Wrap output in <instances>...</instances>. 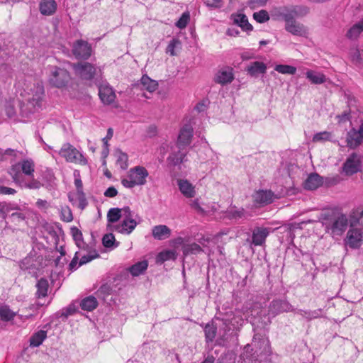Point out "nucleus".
<instances>
[{
	"instance_id": "obj_1",
	"label": "nucleus",
	"mask_w": 363,
	"mask_h": 363,
	"mask_svg": "<svg viewBox=\"0 0 363 363\" xmlns=\"http://www.w3.org/2000/svg\"><path fill=\"white\" fill-rule=\"evenodd\" d=\"M318 219L325 233L330 235L335 240H340L349 226H356L359 223V218H356L353 213L347 216L338 208L323 210Z\"/></svg>"
},
{
	"instance_id": "obj_2",
	"label": "nucleus",
	"mask_w": 363,
	"mask_h": 363,
	"mask_svg": "<svg viewBox=\"0 0 363 363\" xmlns=\"http://www.w3.org/2000/svg\"><path fill=\"white\" fill-rule=\"evenodd\" d=\"M67 65V62L63 64V67L49 66L50 74L49 83L54 87L63 88L68 85L71 80V76Z\"/></svg>"
},
{
	"instance_id": "obj_3",
	"label": "nucleus",
	"mask_w": 363,
	"mask_h": 363,
	"mask_svg": "<svg viewBox=\"0 0 363 363\" xmlns=\"http://www.w3.org/2000/svg\"><path fill=\"white\" fill-rule=\"evenodd\" d=\"M149 172L143 166H135L130 168L128 172V178L121 179L122 185L128 189H132L135 186H143L146 184V179Z\"/></svg>"
},
{
	"instance_id": "obj_4",
	"label": "nucleus",
	"mask_w": 363,
	"mask_h": 363,
	"mask_svg": "<svg viewBox=\"0 0 363 363\" xmlns=\"http://www.w3.org/2000/svg\"><path fill=\"white\" fill-rule=\"evenodd\" d=\"M34 172V161L31 158H27L13 164L8 173L11 177L13 182H18L19 179H23V174L33 177Z\"/></svg>"
},
{
	"instance_id": "obj_5",
	"label": "nucleus",
	"mask_w": 363,
	"mask_h": 363,
	"mask_svg": "<svg viewBox=\"0 0 363 363\" xmlns=\"http://www.w3.org/2000/svg\"><path fill=\"white\" fill-rule=\"evenodd\" d=\"M295 311L296 308L286 298L273 299L268 306V320L265 324L270 323L272 318H274L281 313L294 312Z\"/></svg>"
},
{
	"instance_id": "obj_6",
	"label": "nucleus",
	"mask_w": 363,
	"mask_h": 363,
	"mask_svg": "<svg viewBox=\"0 0 363 363\" xmlns=\"http://www.w3.org/2000/svg\"><path fill=\"white\" fill-rule=\"evenodd\" d=\"M252 345L255 347V353L261 359H266L272 353L270 342L264 334L255 333L253 336Z\"/></svg>"
},
{
	"instance_id": "obj_7",
	"label": "nucleus",
	"mask_w": 363,
	"mask_h": 363,
	"mask_svg": "<svg viewBox=\"0 0 363 363\" xmlns=\"http://www.w3.org/2000/svg\"><path fill=\"white\" fill-rule=\"evenodd\" d=\"M67 65L71 67L75 74L82 80L91 81L94 78L96 68L94 65L89 62L71 63L67 62Z\"/></svg>"
},
{
	"instance_id": "obj_8",
	"label": "nucleus",
	"mask_w": 363,
	"mask_h": 363,
	"mask_svg": "<svg viewBox=\"0 0 363 363\" xmlns=\"http://www.w3.org/2000/svg\"><path fill=\"white\" fill-rule=\"evenodd\" d=\"M72 52L77 60H88L92 54V47L86 40L80 39L73 43Z\"/></svg>"
},
{
	"instance_id": "obj_9",
	"label": "nucleus",
	"mask_w": 363,
	"mask_h": 363,
	"mask_svg": "<svg viewBox=\"0 0 363 363\" xmlns=\"http://www.w3.org/2000/svg\"><path fill=\"white\" fill-rule=\"evenodd\" d=\"M59 153L60 156L65 157L67 162H79L82 164H86L87 163V160L84 155L69 143L65 144L62 147Z\"/></svg>"
},
{
	"instance_id": "obj_10",
	"label": "nucleus",
	"mask_w": 363,
	"mask_h": 363,
	"mask_svg": "<svg viewBox=\"0 0 363 363\" xmlns=\"http://www.w3.org/2000/svg\"><path fill=\"white\" fill-rule=\"evenodd\" d=\"M363 233L361 229L350 227L344 240L345 244L351 249H359L362 245Z\"/></svg>"
},
{
	"instance_id": "obj_11",
	"label": "nucleus",
	"mask_w": 363,
	"mask_h": 363,
	"mask_svg": "<svg viewBox=\"0 0 363 363\" xmlns=\"http://www.w3.org/2000/svg\"><path fill=\"white\" fill-rule=\"evenodd\" d=\"M194 135V129L190 124H184L180 129L176 146L179 149H185L189 146Z\"/></svg>"
},
{
	"instance_id": "obj_12",
	"label": "nucleus",
	"mask_w": 363,
	"mask_h": 363,
	"mask_svg": "<svg viewBox=\"0 0 363 363\" xmlns=\"http://www.w3.org/2000/svg\"><path fill=\"white\" fill-rule=\"evenodd\" d=\"M361 161L357 153H352L342 165V170L346 175L351 176L360 170Z\"/></svg>"
},
{
	"instance_id": "obj_13",
	"label": "nucleus",
	"mask_w": 363,
	"mask_h": 363,
	"mask_svg": "<svg viewBox=\"0 0 363 363\" xmlns=\"http://www.w3.org/2000/svg\"><path fill=\"white\" fill-rule=\"evenodd\" d=\"M132 88L139 90H147L152 93L154 92L158 87V83L157 81L152 79L145 74L142 76L140 80H138L135 83L132 84Z\"/></svg>"
},
{
	"instance_id": "obj_14",
	"label": "nucleus",
	"mask_w": 363,
	"mask_h": 363,
	"mask_svg": "<svg viewBox=\"0 0 363 363\" xmlns=\"http://www.w3.org/2000/svg\"><path fill=\"white\" fill-rule=\"evenodd\" d=\"M274 193L271 190H259L253 195V202L255 207H263L273 202Z\"/></svg>"
},
{
	"instance_id": "obj_15",
	"label": "nucleus",
	"mask_w": 363,
	"mask_h": 363,
	"mask_svg": "<svg viewBox=\"0 0 363 363\" xmlns=\"http://www.w3.org/2000/svg\"><path fill=\"white\" fill-rule=\"evenodd\" d=\"M270 233V228L266 227H255L252 231V242L255 246H262L265 243L266 238Z\"/></svg>"
},
{
	"instance_id": "obj_16",
	"label": "nucleus",
	"mask_w": 363,
	"mask_h": 363,
	"mask_svg": "<svg viewBox=\"0 0 363 363\" xmlns=\"http://www.w3.org/2000/svg\"><path fill=\"white\" fill-rule=\"evenodd\" d=\"M187 151L184 149L177 148V150H172L167 158V165L174 167L186 161Z\"/></svg>"
},
{
	"instance_id": "obj_17",
	"label": "nucleus",
	"mask_w": 363,
	"mask_h": 363,
	"mask_svg": "<svg viewBox=\"0 0 363 363\" xmlns=\"http://www.w3.org/2000/svg\"><path fill=\"white\" fill-rule=\"evenodd\" d=\"M222 321L228 330H238L244 323V320L240 315H236L233 313L226 314L222 318Z\"/></svg>"
},
{
	"instance_id": "obj_18",
	"label": "nucleus",
	"mask_w": 363,
	"mask_h": 363,
	"mask_svg": "<svg viewBox=\"0 0 363 363\" xmlns=\"http://www.w3.org/2000/svg\"><path fill=\"white\" fill-rule=\"evenodd\" d=\"M234 79V74L233 69L230 67H225L218 72L216 74L214 82L221 85L230 84Z\"/></svg>"
},
{
	"instance_id": "obj_19",
	"label": "nucleus",
	"mask_w": 363,
	"mask_h": 363,
	"mask_svg": "<svg viewBox=\"0 0 363 363\" xmlns=\"http://www.w3.org/2000/svg\"><path fill=\"white\" fill-rule=\"evenodd\" d=\"M99 96L104 104H113L116 97L113 89L109 86H101L99 89Z\"/></svg>"
},
{
	"instance_id": "obj_20",
	"label": "nucleus",
	"mask_w": 363,
	"mask_h": 363,
	"mask_svg": "<svg viewBox=\"0 0 363 363\" xmlns=\"http://www.w3.org/2000/svg\"><path fill=\"white\" fill-rule=\"evenodd\" d=\"M230 19L243 31L250 32L253 30V26L249 23L247 16L244 13H233L230 16Z\"/></svg>"
},
{
	"instance_id": "obj_21",
	"label": "nucleus",
	"mask_w": 363,
	"mask_h": 363,
	"mask_svg": "<svg viewBox=\"0 0 363 363\" xmlns=\"http://www.w3.org/2000/svg\"><path fill=\"white\" fill-rule=\"evenodd\" d=\"M363 139L360 133L354 128H351L346 135L347 146L350 149L357 148L362 143Z\"/></svg>"
},
{
	"instance_id": "obj_22",
	"label": "nucleus",
	"mask_w": 363,
	"mask_h": 363,
	"mask_svg": "<svg viewBox=\"0 0 363 363\" xmlns=\"http://www.w3.org/2000/svg\"><path fill=\"white\" fill-rule=\"evenodd\" d=\"M323 184V178L317 173L310 174L303 183V188L306 190H315Z\"/></svg>"
},
{
	"instance_id": "obj_23",
	"label": "nucleus",
	"mask_w": 363,
	"mask_h": 363,
	"mask_svg": "<svg viewBox=\"0 0 363 363\" xmlns=\"http://www.w3.org/2000/svg\"><path fill=\"white\" fill-rule=\"evenodd\" d=\"M285 30L294 35L300 37H306L308 34L307 28L296 21L285 25Z\"/></svg>"
},
{
	"instance_id": "obj_24",
	"label": "nucleus",
	"mask_w": 363,
	"mask_h": 363,
	"mask_svg": "<svg viewBox=\"0 0 363 363\" xmlns=\"http://www.w3.org/2000/svg\"><path fill=\"white\" fill-rule=\"evenodd\" d=\"M140 221L136 219H123L121 224L115 225V230L122 234H130Z\"/></svg>"
},
{
	"instance_id": "obj_25",
	"label": "nucleus",
	"mask_w": 363,
	"mask_h": 363,
	"mask_svg": "<svg viewBox=\"0 0 363 363\" xmlns=\"http://www.w3.org/2000/svg\"><path fill=\"white\" fill-rule=\"evenodd\" d=\"M57 9V4L55 0H41L39 3V11L43 16L53 15Z\"/></svg>"
},
{
	"instance_id": "obj_26",
	"label": "nucleus",
	"mask_w": 363,
	"mask_h": 363,
	"mask_svg": "<svg viewBox=\"0 0 363 363\" xmlns=\"http://www.w3.org/2000/svg\"><path fill=\"white\" fill-rule=\"evenodd\" d=\"M171 229L165 225H155L152 228V235L158 240H162L170 237Z\"/></svg>"
},
{
	"instance_id": "obj_27",
	"label": "nucleus",
	"mask_w": 363,
	"mask_h": 363,
	"mask_svg": "<svg viewBox=\"0 0 363 363\" xmlns=\"http://www.w3.org/2000/svg\"><path fill=\"white\" fill-rule=\"evenodd\" d=\"M267 71V65L265 63L259 61L251 62L246 68L247 74L251 77H257L260 74H264Z\"/></svg>"
},
{
	"instance_id": "obj_28",
	"label": "nucleus",
	"mask_w": 363,
	"mask_h": 363,
	"mask_svg": "<svg viewBox=\"0 0 363 363\" xmlns=\"http://www.w3.org/2000/svg\"><path fill=\"white\" fill-rule=\"evenodd\" d=\"M276 16L285 21V25L290 23L295 20V15L291 6H283L279 8Z\"/></svg>"
},
{
	"instance_id": "obj_29",
	"label": "nucleus",
	"mask_w": 363,
	"mask_h": 363,
	"mask_svg": "<svg viewBox=\"0 0 363 363\" xmlns=\"http://www.w3.org/2000/svg\"><path fill=\"white\" fill-rule=\"evenodd\" d=\"M148 267V261L144 259L135 263L128 267V270L133 277H138L145 274Z\"/></svg>"
},
{
	"instance_id": "obj_30",
	"label": "nucleus",
	"mask_w": 363,
	"mask_h": 363,
	"mask_svg": "<svg viewBox=\"0 0 363 363\" xmlns=\"http://www.w3.org/2000/svg\"><path fill=\"white\" fill-rule=\"evenodd\" d=\"M18 153L22 154V152H19L17 150L12 148L4 150L0 147V162L9 160L10 162H14L17 159Z\"/></svg>"
},
{
	"instance_id": "obj_31",
	"label": "nucleus",
	"mask_w": 363,
	"mask_h": 363,
	"mask_svg": "<svg viewBox=\"0 0 363 363\" xmlns=\"http://www.w3.org/2000/svg\"><path fill=\"white\" fill-rule=\"evenodd\" d=\"M178 186L182 194L186 198H192L195 196V190L193 185L186 179L179 180Z\"/></svg>"
},
{
	"instance_id": "obj_32",
	"label": "nucleus",
	"mask_w": 363,
	"mask_h": 363,
	"mask_svg": "<svg viewBox=\"0 0 363 363\" xmlns=\"http://www.w3.org/2000/svg\"><path fill=\"white\" fill-rule=\"evenodd\" d=\"M253 349L250 345H247L244 347V351L241 354V358L243 359L245 363H262V359L257 358V356H255L256 353H252Z\"/></svg>"
},
{
	"instance_id": "obj_33",
	"label": "nucleus",
	"mask_w": 363,
	"mask_h": 363,
	"mask_svg": "<svg viewBox=\"0 0 363 363\" xmlns=\"http://www.w3.org/2000/svg\"><path fill=\"white\" fill-rule=\"evenodd\" d=\"M70 231L77 246L80 249L88 250L89 246L84 241L82 231L75 226L72 227Z\"/></svg>"
},
{
	"instance_id": "obj_34",
	"label": "nucleus",
	"mask_w": 363,
	"mask_h": 363,
	"mask_svg": "<svg viewBox=\"0 0 363 363\" xmlns=\"http://www.w3.org/2000/svg\"><path fill=\"white\" fill-rule=\"evenodd\" d=\"M47 338V331L40 330L34 333L30 337V346L33 347H38L42 345L43 341Z\"/></svg>"
},
{
	"instance_id": "obj_35",
	"label": "nucleus",
	"mask_w": 363,
	"mask_h": 363,
	"mask_svg": "<svg viewBox=\"0 0 363 363\" xmlns=\"http://www.w3.org/2000/svg\"><path fill=\"white\" fill-rule=\"evenodd\" d=\"M362 32H363V18L347 30L346 37L351 40H357Z\"/></svg>"
},
{
	"instance_id": "obj_36",
	"label": "nucleus",
	"mask_w": 363,
	"mask_h": 363,
	"mask_svg": "<svg viewBox=\"0 0 363 363\" xmlns=\"http://www.w3.org/2000/svg\"><path fill=\"white\" fill-rule=\"evenodd\" d=\"M203 331L206 342H213L217 334V325L213 321H211L204 325Z\"/></svg>"
},
{
	"instance_id": "obj_37",
	"label": "nucleus",
	"mask_w": 363,
	"mask_h": 363,
	"mask_svg": "<svg viewBox=\"0 0 363 363\" xmlns=\"http://www.w3.org/2000/svg\"><path fill=\"white\" fill-rule=\"evenodd\" d=\"M35 286L37 288L35 296L38 298H45L47 296L49 284L48 281L45 278L43 277L38 280Z\"/></svg>"
},
{
	"instance_id": "obj_38",
	"label": "nucleus",
	"mask_w": 363,
	"mask_h": 363,
	"mask_svg": "<svg viewBox=\"0 0 363 363\" xmlns=\"http://www.w3.org/2000/svg\"><path fill=\"white\" fill-rule=\"evenodd\" d=\"M307 79L313 84H321L326 82L324 74L313 70H308L306 73Z\"/></svg>"
},
{
	"instance_id": "obj_39",
	"label": "nucleus",
	"mask_w": 363,
	"mask_h": 363,
	"mask_svg": "<svg viewBox=\"0 0 363 363\" xmlns=\"http://www.w3.org/2000/svg\"><path fill=\"white\" fill-rule=\"evenodd\" d=\"M177 252L174 250H164L159 252L156 257V262L162 264L168 260H175Z\"/></svg>"
},
{
	"instance_id": "obj_40",
	"label": "nucleus",
	"mask_w": 363,
	"mask_h": 363,
	"mask_svg": "<svg viewBox=\"0 0 363 363\" xmlns=\"http://www.w3.org/2000/svg\"><path fill=\"white\" fill-rule=\"evenodd\" d=\"M98 306V301L93 296H89L83 298L80 302V307L82 310L92 311Z\"/></svg>"
},
{
	"instance_id": "obj_41",
	"label": "nucleus",
	"mask_w": 363,
	"mask_h": 363,
	"mask_svg": "<svg viewBox=\"0 0 363 363\" xmlns=\"http://www.w3.org/2000/svg\"><path fill=\"white\" fill-rule=\"evenodd\" d=\"M203 251V250L201 247L196 242L184 245L182 247V252L184 256L189 255H197L202 252Z\"/></svg>"
},
{
	"instance_id": "obj_42",
	"label": "nucleus",
	"mask_w": 363,
	"mask_h": 363,
	"mask_svg": "<svg viewBox=\"0 0 363 363\" xmlns=\"http://www.w3.org/2000/svg\"><path fill=\"white\" fill-rule=\"evenodd\" d=\"M77 311V308L74 304H70L67 307L62 308L61 311L56 313V316L58 318H62V320L67 319L69 315H73Z\"/></svg>"
},
{
	"instance_id": "obj_43",
	"label": "nucleus",
	"mask_w": 363,
	"mask_h": 363,
	"mask_svg": "<svg viewBox=\"0 0 363 363\" xmlns=\"http://www.w3.org/2000/svg\"><path fill=\"white\" fill-rule=\"evenodd\" d=\"M122 216L121 208H111L107 213V220L108 223H115L118 222Z\"/></svg>"
},
{
	"instance_id": "obj_44",
	"label": "nucleus",
	"mask_w": 363,
	"mask_h": 363,
	"mask_svg": "<svg viewBox=\"0 0 363 363\" xmlns=\"http://www.w3.org/2000/svg\"><path fill=\"white\" fill-rule=\"evenodd\" d=\"M13 182L21 188H26L29 189H38L42 186L40 182L37 180L33 179L31 182H27L24 180V178L19 179L18 182Z\"/></svg>"
},
{
	"instance_id": "obj_45",
	"label": "nucleus",
	"mask_w": 363,
	"mask_h": 363,
	"mask_svg": "<svg viewBox=\"0 0 363 363\" xmlns=\"http://www.w3.org/2000/svg\"><path fill=\"white\" fill-rule=\"evenodd\" d=\"M16 316V313L13 312L9 306H3L0 307V317L4 321H11Z\"/></svg>"
},
{
	"instance_id": "obj_46",
	"label": "nucleus",
	"mask_w": 363,
	"mask_h": 363,
	"mask_svg": "<svg viewBox=\"0 0 363 363\" xmlns=\"http://www.w3.org/2000/svg\"><path fill=\"white\" fill-rule=\"evenodd\" d=\"M102 243L105 247H116L118 246L119 242L116 241L115 237L113 233L105 234L102 238Z\"/></svg>"
},
{
	"instance_id": "obj_47",
	"label": "nucleus",
	"mask_w": 363,
	"mask_h": 363,
	"mask_svg": "<svg viewBox=\"0 0 363 363\" xmlns=\"http://www.w3.org/2000/svg\"><path fill=\"white\" fill-rule=\"evenodd\" d=\"M116 154H117V160H116L117 164H118L120 166V167L123 170L126 169L128 168V155L126 153L122 152L121 150H116Z\"/></svg>"
},
{
	"instance_id": "obj_48",
	"label": "nucleus",
	"mask_w": 363,
	"mask_h": 363,
	"mask_svg": "<svg viewBox=\"0 0 363 363\" xmlns=\"http://www.w3.org/2000/svg\"><path fill=\"white\" fill-rule=\"evenodd\" d=\"M332 133L328 131H323L315 133L313 137V142L323 143L325 141H332Z\"/></svg>"
},
{
	"instance_id": "obj_49",
	"label": "nucleus",
	"mask_w": 363,
	"mask_h": 363,
	"mask_svg": "<svg viewBox=\"0 0 363 363\" xmlns=\"http://www.w3.org/2000/svg\"><path fill=\"white\" fill-rule=\"evenodd\" d=\"M274 70L281 74H294L296 72V67L288 65H277Z\"/></svg>"
},
{
	"instance_id": "obj_50",
	"label": "nucleus",
	"mask_w": 363,
	"mask_h": 363,
	"mask_svg": "<svg viewBox=\"0 0 363 363\" xmlns=\"http://www.w3.org/2000/svg\"><path fill=\"white\" fill-rule=\"evenodd\" d=\"M296 17L301 18L306 16L310 11V9L303 5H296L291 6Z\"/></svg>"
},
{
	"instance_id": "obj_51",
	"label": "nucleus",
	"mask_w": 363,
	"mask_h": 363,
	"mask_svg": "<svg viewBox=\"0 0 363 363\" xmlns=\"http://www.w3.org/2000/svg\"><path fill=\"white\" fill-rule=\"evenodd\" d=\"M253 18L259 23H263L269 20V15L266 10H260L253 13Z\"/></svg>"
},
{
	"instance_id": "obj_52",
	"label": "nucleus",
	"mask_w": 363,
	"mask_h": 363,
	"mask_svg": "<svg viewBox=\"0 0 363 363\" xmlns=\"http://www.w3.org/2000/svg\"><path fill=\"white\" fill-rule=\"evenodd\" d=\"M112 292V287L110 284H103L96 291L99 298H105L106 296L110 295Z\"/></svg>"
},
{
	"instance_id": "obj_53",
	"label": "nucleus",
	"mask_w": 363,
	"mask_h": 363,
	"mask_svg": "<svg viewBox=\"0 0 363 363\" xmlns=\"http://www.w3.org/2000/svg\"><path fill=\"white\" fill-rule=\"evenodd\" d=\"M190 20V14L188 11L184 12L179 20L175 23V26L179 28L183 29L186 27Z\"/></svg>"
},
{
	"instance_id": "obj_54",
	"label": "nucleus",
	"mask_w": 363,
	"mask_h": 363,
	"mask_svg": "<svg viewBox=\"0 0 363 363\" xmlns=\"http://www.w3.org/2000/svg\"><path fill=\"white\" fill-rule=\"evenodd\" d=\"M77 196L79 201L78 207L82 210L84 209L88 205V201L83 189L77 190Z\"/></svg>"
},
{
	"instance_id": "obj_55",
	"label": "nucleus",
	"mask_w": 363,
	"mask_h": 363,
	"mask_svg": "<svg viewBox=\"0 0 363 363\" xmlns=\"http://www.w3.org/2000/svg\"><path fill=\"white\" fill-rule=\"evenodd\" d=\"M123 213V219H138L140 221V218L138 214L133 212L129 206H124L121 208V213Z\"/></svg>"
},
{
	"instance_id": "obj_56",
	"label": "nucleus",
	"mask_w": 363,
	"mask_h": 363,
	"mask_svg": "<svg viewBox=\"0 0 363 363\" xmlns=\"http://www.w3.org/2000/svg\"><path fill=\"white\" fill-rule=\"evenodd\" d=\"M99 256V254L96 250H94L92 254L84 255L79 259V266L85 264Z\"/></svg>"
},
{
	"instance_id": "obj_57",
	"label": "nucleus",
	"mask_w": 363,
	"mask_h": 363,
	"mask_svg": "<svg viewBox=\"0 0 363 363\" xmlns=\"http://www.w3.org/2000/svg\"><path fill=\"white\" fill-rule=\"evenodd\" d=\"M60 218L65 222H71L73 220V216L69 207L62 208Z\"/></svg>"
},
{
	"instance_id": "obj_58",
	"label": "nucleus",
	"mask_w": 363,
	"mask_h": 363,
	"mask_svg": "<svg viewBox=\"0 0 363 363\" xmlns=\"http://www.w3.org/2000/svg\"><path fill=\"white\" fill-rule=\"evenodd\" d=\"M180 43L179 40L177 38H173L168 44L166 48V52L169 54L171 56L176 55L175 48Z\"/></svg>"
},
{
	"instance_id": "obj_59",
	"label": "nucleus",
	"mask_w": 363,
	"mask_h": 363,
	"mask_svg": "<svg viewBox=\"0 0 363 363\" xmlns=\"http://www.w3.org/2000/svg\"><path fill=\"white\" fill-rule=\"evenodd\" d=\"M26 215L21 212H15L9 216L11 222L18 224L26 219Z\"/></svg>"
},
{
	"instance_id": "obj_60",
	"label": "nucleus",
	"mask_w": 363,
	"mask_h": 363,
	"mask_svg": "<svg viewBox=\"0 0 363 363\" xmlns=\"http://www.w3.org/2000/svg\"><path fill=\"white\" fill-rule=\"evenodd\" d=\"M2 203H3V209H4V213L6 216H7V213L11 211L20 209L19 206L16 203L4 201V202H2Z\"/></svg>"
},
{
	"instance_id": "obj_61",
	"label": "nucleus",
	"mask_w": 363,
	"mask_h": 363,
	"mask_svg": "<svg viewBox=\"0 0 363 363\" xmlns=\"http://www.w3.org/2000/svg\"><path fill=\"white\" fill-rule=\"evenodd\" d=\"M204 4L210 9H220L223 6V0H205Z\"/></svg>"
},
{
	"instance_id": "obj_62",
	"label": "nucleus",
	"mask_w": 363,
	"mask_h": 363,
	"mask_svg": "<svg viewBox=\"0 0 363 363\" xmlns=\"http://www.w3.org/2000/svg\"><path fill=\"white\" fill-rule=\"evenodd\" d=\"M74 185L76 186L77 191L83 189V184H82V181L80 177V172L79 170H74Z\"/></svg>"
},
{
	"instance_id": "obj_63",
	"label": "nucleus",
	"mask_w": 363,
	"mask_h": 363,
	"mask_svg": "<svg viewBox=\"0 0 363 363\" xmlns=\"http://www.w3.org/2000/svg\"><path fill=\"white\" fill-rule=\"evenodd\" d=\"M79 252L77 251L75 252V255L74 257L72 258V261L70 262L69 264V269L71 271L76 270L79 266Z\"/></svg>"
},
{
	"instance_id": "obj_64",
	"label": "nucleus",
	"mask_w": 363,
	"mask_h": 363,
	"mask_svg": "<svg viewBox=\"0 0 363 363\" xmlns=\"http://www.w3.org/2000/svg\"><path fill=\"white\" fill-rule=\"evenodd\" d=\"M5 112H6V116L9 118H13V116H16L15 108L11 104H8L6 105Z\"/></svg>"
}]
</instances>
